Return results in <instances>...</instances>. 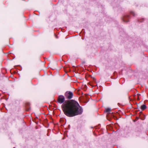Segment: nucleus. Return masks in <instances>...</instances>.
I'll use <instances>...</instances> for the list:
<instances>
[{"mask_svg": "<svg viewBox=\"0 0 148 148\" xmlns=\"http://www.w3.org/2000/svg\"><path fill=\"white\" fill-rule=\"evenodd\" d=\"M62 107L64 114L69 117L80 114L83 111L78 103L74 100L64 102L62 105Z\"/></svg>", "mask_w": 148, "mask_h": 148, "instance_id": "obj_1", "label": "nucleus"}, {"mask_svg": "<svg viewBox=\"0 0 148 148\" xmlns=\"http://www.w3.org/2000/svg\"><path fill=\"white\" fill-rule=\"evenodd\" d=\"M64 96L62 95L59 96L58 98V101L59 103H62L64 102Z\"/></svg>", "mask_w": 148, "mask_h": 148, "instance_id": "obj_2", "label": "nucleus"}, {"mask_svg": "<svg viewBox=\"0 0 148 148\" xmlns=\"http://www.w3.org/2000/svg\"><path fill=\"white\" fill-rule=\"evenodd\" d=\"M67 98L69 99H71L73 96V93L72 92H69L66 94Z\"/></svg>", "mask_w": 148, "mask_h": 148, "instance_id": "obj_3", "label": "nucleus"}, {"mask_svg": "<svg viewBox=\"0 0 148 148\" xmlns=\"http://www.w3.org/2000/svg\"><path fill=\"white\" fill-rule=\"evenodd\" d=\"M146 106L145 105H143L141 106V109L142 110H144L146 108Z\"/></svg>", "mask_w": 148, "mask_h": 148, "instance_id": "obj_4", "label": "nucleus"}, {"mask_svg": "<svg viewBox=\"0 0 148 148\" xmlns=\"http://www.w3.org/2000/svg\"><path fill=\"white\" fill-rule=\"evenodd\" d=\"M106 112H109L111 111V109L110 108H107L106 109Z\"/></svg>", "mask_w": 148, "mask_h": 148, "instance_id": "obj_5", "label": "nucleus"}]
</instances>
